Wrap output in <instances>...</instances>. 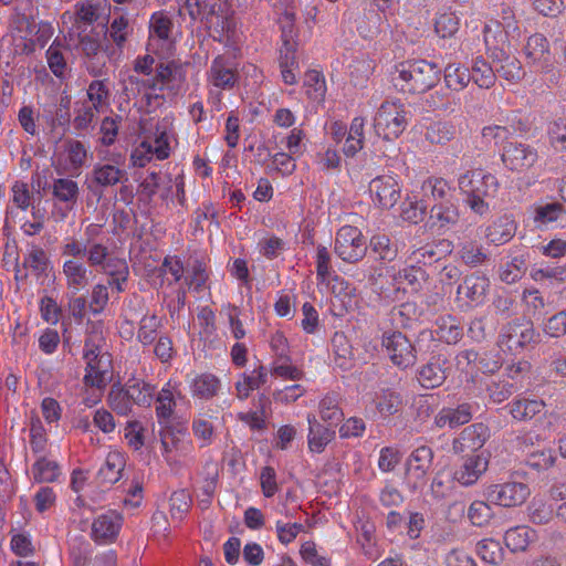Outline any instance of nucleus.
Segmentation results:
<instances>
[{"mask_svg": "<svg viewBox=\"0 0 566 566\" xmlns=\"http://www.w3.org/2000/svg\"><path fill=\"white\" fill-rule=\"evenodd\" d=\"M513 33L506 32L500 23L488 22L483 28V39L489 57L502 56V52L509 50V36Z\"/></svg>", "mask_w": 566, "mask_h": 566, "instance_id": "nucleus-26", "label": "nucleus"}, {"mask_svg": "<svg viewBox=\"0 0 566 566\" xmlns=\"http://www.w3.org/2000/svg\"><path fill=\"white\" fill-rule=\"evenodd\" d=\"M470 73L471 81L481 88H490L495 84L496 73L494 64H490L482 56L475 57Z\"/></svg>", "mask_w": 566, "mask_h": 566, "instance_id": "nucleus-40", "label": "nucleus"}, {"mask_svg": "<svg viewBox=\"0 0 566 566\" xmlns=\"http://www.w3.org/2000/svg\"><path fill=\"white\" fill-rule=\"evenodd\" d=\"M172 29V20L164 11L153 13L149 20L148 46L156 45L155 51L169 50L174 43Z\"/></svg>", "mask_w": 566, "mask_h": 566, "instance_id": "nucleus-19", "label": "nucleus"}, {"mask_svg": "<svg viewBox=\"0 0 566 566\" xmlns=\"http://www.w3.org/2000/svg\"><path fill=\"white\" fill-rule=\"evenodd\" d=\"M453 244L448 239L433 240L415 248L408 255V261L418 265H431L452 252Z\"/></svg>", "mask_w": 566, "mask_h": 566, "instance_id": "nucleus-22", "label": "nucleus"}, {"mask_svg": "<svg viewBox=\"0 0 566 566\" xmlns=\"http://www.w3.org/2000/svg\"><path fill=\"white\" fill-rule=\"evenodd\" d=\"M307 421L310 424L308 448L312 452L321 453L333 440L335 431L332 429L333 427H325L317 422L313 415L307 416Z\"/></svg>", "mask_w": 566, "mask_h": 566, "instance_id": "nucleus-34", "label": "nucleus"}, {"mask_svg": "<svg viewBox=\"0 0 566 566\" xmlns=\"http://www.w3.org/2000/svg\"><path fill=\"white\" fill-rule=\"evenodd\" d=\"M63 151L66 157L67 169L78 171L87 159V149L84 144L76 139H67L63 144Z\"/></svg>", "mask_w": 566, "mask_h": 566, "instance_id": "nucleus-47", "label": "nucleus"}, {"mask_svg": "<svg viewBox=\"0 0 566 566\" xmlns=\"http://www.w3.org/2000/svg\"><path fill=\"white\" fill-rule=\"evenodd\" d=\"M86 95L92 103V107L101 113L109 105L111 91L107 85V80H94L90 83Z\"/></svg>", "mask_w": 566, "mask_h": 566, "instance_id": "nucleus-45", "label": "nucleus"}, {"mask_svg": "<svg viewBox=\"0 0 566 566\" xmlns=\"http://www.w3.org/2000/svg\"><path fill=\"white\" fill-rule=\"evenodd\" d=\"M92 546L83 536H75L69 543V556L73 566H86L91 560Z\"/></svg>", "mask_w": 566, "mask_h": 566, "instance_id": "nucleus-54", "label": "nucleus"}, {"mask_svg": "<svg viewBox=\"0 0 566 566\" xmlns=\"http://www.w3.org/2000/svg\"><path fill=\"white\" fill-rule=\"evenodd\" d=\"M122 525V514L115 510H108L94 518L91 537L98 545L112 544L116 541Z\"/></svg>", "mask_w": 566, "mask_h": 566, "instance_id": "nucleus-13", "label": "nucleus"}, {"mask_svg": "<svg viewBox=\"0 0 566 566\" xmlns=\"http://www.w3.org/2000/svg\"><path fill=\"white\" fill-rule=\"evenodd\" d=\"M530 494V486L526 483L516 481L491 484L484 493L488 502L502 507L521 506L526 502Z\"/></svg>", "mask_w": 566, "mask_h": 566, "instance_id": "nucleus-7", "label": "nucleus"}, {"mask_svg": "<svg viewBox=\"0 0 566 566\" xmlns=\"http://www.w3.org/2000/svg\"><path fill=\"white\" fill-rule=\"evenodd\" d=\"M161 325V318L156 314L144 315L139 322L137 339L144 346L151 345L157 338V332Z\"/></svg>", "mask_w": 566, "mask_h": 566, "instance_id": "nucleus-56", "label": "nucleus"}, {"mask_svg": "<svg viewBox=\"0 0 566 566\" xmlns=\"http://www.w3.org/2000/svg\"><path fill=\"white\" fill-rule=\"evenodd\" d=\"M527 63L536 71H549L553 66V56L548 40L539 33L531 35L524 46Z\"/></svg>", "mask_w": 566, "mask_h": 566, "instance_id": "nucleus-18", "label": "nucleus"}, {"mask_svg": "<svg viewBox=\"0 0 566 566\" xmlns=\"http://www.w3.org/2000/svg\"><path fill=\"white\" fill-rule=\"evenodd\" d=\"M51 261L44 249L34 243L30 244L23 259V266L35 276H46Z\"/></svg>", "mask_w": 566, "mask_h": 566, "instance_id": "nucleus-39", "label": "nucleus"}, {"mask_svg": "<svg viewBox=\"0 0 566 566\" xmlns=\"http://www.w3.org/2000/svg\"><path fill=\"white\" fill-rule=\"evenodd\" d=\"M539 333H537L531 322L515 319L502 326L497 344L511 354H520L531 344H538Z\"/></svg>", "mask_w": 566, "mask_h": 566, "instance_id": "nucleus-5", "label": "nucleus"}, {"mask_svg": "<svg viewBox=\"0 0 566 566\" xmlns=\"http://www.w3.org/2000/svg\"><path fill=\"white\" fill-rule=\"evenodd\" d=\"M490 280L481 272L467 274L457 289V301L463 302L467 307H475L484 303Z\"/></svg>", "mask_w": 566, "mask_h": 566, "instance_id": "nucleus-11", "label": "nucleus"}, {"mask_svg": "<svg viewBox=\"0 0 566 566\" xmlns=\"http://www.w3.org/2000/svg\"><path fill=\"white\" fill-rule=\"evenodd\" d=\"M385 23V17L377 10H364L357 21V31L365 39H374L382 32Z\"/></svg>", "mask_w": 566, "mask_h": 566, "instance_id": "nucleus-37", "label": "nucleus"}, {"mask_svg": "<svg viewBox=\"0 0 566 566\" xmlns=\"http://www.w3.org/2000/svg\"><path fill=\"white\" fill-rule=\"evenodd\" d=\"M534 538V531L527 526H515L506 531L504 541L514 553L523 552Z\"/></svg>", "mask_w": 566, "mask_h": 566, "instance_id": "nucleus-46", "label": "nucleus"}, {"mask_svg": "<svg viewBox=\"0 0 566 566\" xmlns=\"http://www.w3.org/2000/svg\"><path fill=\"white\" fill-rule=\"evenodd\" d=\"M381 344L390 360L397 367L405 369L415 365L417 360L416 350L411 342L401 332H385Z\"/></svg>", "mask_w": 566, "mask_h": 566, "instance_id": "nucleus-10", "label": "nucleus"}, {"mask_svg": "<svg viewBox=\"0 0 566 566\" xmlns=\"http://www.w3.org/2000/svg\"><path fill=\"white\" fill-rule=\"evenodd\" d=\"M441 67L427 60H409L396 65L391 75L394 86L410 94H421L440 81Z\"/></svg>", "mask_w": 566, "mask_h": 566, "instance_id": "nucleus-1", "label": "nucleus"}, {"mask_svg": "<svg viewBox=\"0 0 566 566\" xmlns=\"http://www.w3.org/2000/svg\"><path fill=\"white\" fill-rule=\"evenodd\" d=\"M556 457L552 449H542L531 452L526 457V465L538 472L546 471L554 465Z\"/></svg>", "mask_w": 566, "mask_h": 566, "instance_id": "nucleus-64", "label": "nucleus"}, {"mask_svg": "<svg viewBox=\"0 0 566 566\" xmlns=\"http://www.w3.org/2000/svg\"><path fill=\"white\" fill-rule=\"evenodd\" d=\"M62 49L63 43L55 39L45 52L49 69L59 78H63L67 70V63Z\"/></svg>", "mask_w": 566, "mask_h": 566, "instance_id": "nucleus-52", "label": "nucleus"}, {"mask_svg": "<svg viewBox=\"0 0 566 566\" xmlns=\"http://www.w3.org/2000/svg\"><path fill=\"white\" fill-rule=\"evenodd\" d=\"M107 403L108 407L119 416H128L134 406L124 387L120 388L115 386L112 387L108 394Z\"/></svg>", "mask_w": 566, "mask_h": 566, "instance_id": "nucleus-59", "label": "nucleus"}, {"mask_svg": "<svg viewBox=\"0 0 566 566\" xmlns=\"http://www.w3.org/2000/svg\"><path fill=\"white\" fill-rule=\"evenodd\" d=\"M410 116L405 104L385 101L374 117L375 132L386 140H394L405 132Z\"/></svg>", "mask_w": 566, "mask_h": 566, "instance_id": "nucleus-3", "label": "nucleus"}, {"mask_svg": "<svg viewBox=\"0 0 566 566\" xmlns=\"http://www.w3.org/2000/svg\"><path fill=\"white\" fill-rule=\"evenodd\" d=\"M61 273L65 280L66 295H77L88 286L92 271L82 260L65 259Z\"/></svg>", "mask_w": 566, "mask_h": 566, "instance_id": "nucleus-17", "label": "nucleus"}, {"mask_svg": "<svg viewBox=\"0 0 566 566\" xmlns=\"http://www.w3.org/2000/svg\"><path fill=\"white\" fill-rule=\"evenodd\" d=\"M434 452L429 446H420L411 451L405 463V483L409 491L422 490L432 471Z\"/></svg>", "mask_w": 566, "mask_h": 566, "instance_id": "nucleus-4", "label": "nucleus"}, {"mask_svg": "<svg viewBox=\"0 0 566 566\" xmlns=\"http://www.w3.org/2000/svg\"><path fill=\"white\" fill-rule=\"evenodd\" d=\"M489 468V454L485 452L472 453L463 457L461 464L455 469L453 479L462 486L475 484Z\"/></svg>", "mask_w": 566, "mask_h": 566, "instance_id": "nucleus-15", "label": "nucleus"}, {"mask_svg": "<svg viewBox=\"0 0 566 566\" xmlns=\"http://www.w3.org/2000/svg\"><path fill=\"white\" fill-rule=\"evenodd\" d=\"M494 64L496 75L507 82L516 83L524 77V70L520 60L509 53V50L502 52V56L490 57Z\"/></svg>", "mask_w": 566, "mask_h": 566, "instance_id": "nucleus-29", "label": "nucleus"}, {"mask_svg": "<svg viewBox=\"0 0 566 566\" xmlns=\"http://www.w3.org/2000/svg\"><path fill=\"white\" fill-rule=\"evenodd\" d=\"M476 554L485 563L496 565L502 560V547L497 541L484 538L476 544Z\"/></svg>", "mask_w": 566, "mask_h": 566, "instance_id": "nucleus-63", "label": "nucleus"}, {"mask_svg": "<svg viewBox=\"0 0 566 566\" xmlns=\"http://www.w3.org/2000/svg\"><path fill=\"white\" fill-rule=\"evenodd\" d=\"M375 408L381 418L396 415L402 407V398L400 394L386 389L377 394L374 399Z\"/></svg>", "mask_w": 566, "mask_h": 566, "instance_id": "nucleus-43", "label": "nucleus"}, {"mask_svg": "<svg viewBox=\"0 0 566 566\" xmlns=\"http://www.w3.org/2000/svg\"><path fill=\"white\" fill-rule=\"evenodd\" d=\"M490 438V429L482 422H476L465 427L453 440L452 449L454 453L475 452L480 450Z\"/></svg>", "mask_w": 566, "mask_h": 566, "instance_id": "nucleus-20", "label": "nucleus"}, {"mask_svg": "<svg viewBox=\"0 0 566 566\" xmlns=\"http://www.w3.org/2000/svg\"><path fill=\"white\" fill-rule=\"evenodd\" d=\"M527 269L524 254L512 256L510 261L501 266L500 279L502 282L513 284L525 274Z\"/></svg>", "mask_w": 566, "mask_h": 566, "instance_id": "nucleus-55", "label": "nucleus"}, {"mask_svg": "<svg viewBox=\"0 0 566 566\" xmlns=\"http://www.w3.org/2000/svg\"><path fill=\"white\" fill-rule=\"evenodd\" d=\"M174 70V64L161 63L156 67V75L153 78L143 80L136 75H129L125 82L124 93L128 98H130L146 90H161L166 83L172 80Z\"/></svg>", "mask_w": 566, "mask_h": 566, "instance_id": "nucleus-14", "label": "nucleus"}, {"mask_svg": "<svg viewBox=\"0 0 566 566\" xmlns=\"http://www.w3.org/2000/svg\"><path fill=\"white\" fill-rule=\"evenodd\" d=\"M546 403L542 399L516 396L504 406V410L517 422H530L545 412Z\"/></svg>", "mask_w": 566, "mask_h": 566, "instance_id": "nucleus-21", "label": "nucleus"}, {"mask_svg": "<svg viewBox=\"0 0 566 566\" xmlns=\"http://www.w3.org/2000/svg\"><path fill=\"white\" fill-rule=\"evenodd\" d=\"M421 191L424 197L431 198L436 202L451 200L452 197L451 186L441 177H428L421 185Z\"/></svg>", "mask_w": 566, "mask_h": 566, "instance_id": "nucleus-44", "label": "nucleus"}, {"mask_svg": "<svg viewBox=\"0 0 566 566\" xmlns=\"http://www.w3.org/2000/svg\"><path fill=\"white\" fill-rule=\"evenodd\" d=\"M333 360L336 367L346 371L354 366V353L349 339L343 332L332 337Z\"/></svg>", "mask_w": 566, "mask_h": 566, "instance_id": "nucleus-32", "label": "nucleus"}, {"mask_svg": "<svg viewBox=\"0 0 566 566\" xmlns=\"http://www.w3.org/2000/svg\"><path fill=\"white\" fill-rule=\"evenodd\" d=\"M124 468V455L118 451H111L106 455L104 464L98 470V482L104 485H112L116 483L120 479Z\"/></svg>", "mask_w": 566, "mask_h": 566, "instance_id": "nucleus-33", "label": "nucleus"}, {"mask_svg": "<svg viewBox=\"0 0 566 566\" xmlns=\"http://www.w3.org/2000/svg\"><path fill=\"white\" fill-rule=\"evenodd\" d=\"M304 88L307 97L314 102H322L326 94V84L323 74L316 70H310L304 76Z\"/></svg>", "mask_w": 566, "mask_h": 566, "instance_id": "nucleus-51", "label": "nucleus"}, {"mask_svg": "<svg viewBox=\"0 0 566 566\" xmlns=\"http://www.w3.org/2000/svg\"><path fill=\"white\" fill-rule=\"evenodd\" d=\"M296 42H282L280 48L279 65L281 69L282 80L287 85L296 83L295 70L298 69V60L296 57Z\"/></svg>", "mask_w": 566, "mask_h": 566, "instance_id": "nucleus-30", "label": "nucleus"}, {"mask_svg": "<svg viewBox=\"0 0 566 566\" xmlns=\"http://www.w3.org/2000/svg\"><path fill=\"white\" fill-rule=\"evenodd\" d=\"M133 32V27L129 20L124 15L119 14L114 17L107 30L108 36L116 44L117 48L122 49L127 41V38Z\"/></svg>", "mask_w": 566, "mask_h": 566, "instance_id": "nucleus-58", "label": "nucleus"}, {"mask_svg": "<svg viewBox=\"0 0 566 566\" xmlns=\"http://www.w3.org/2000/svg\"><path fill=\"white\" fill-rule=\"evenodd\" d=\"M339 403L340 396L336 392L327 394L319 401V417L328 427H336L344 419V412Z\"/></svg>", "mask_w": 566, "mask_h": 566, "instance_id": "nucleus-36", "label": "nucleus"}, {"mask_svg": "<svg viewBox=\"0 0 566 566\" xmlns=\"http://www.w3.org/2000/svg\"><path fill=\"white\" fill-rule=\"evenodd\" d=\"M391 321L399 327L407 328L418 319L419 312L416 303L406 302L397 307H394L390 312Z\"/></svg>", "mask_w": 566, "mask_h": 566, "instance_id": "nucleus-57", "label": "nucleus"}, {"mask_svg": "<svg viewBox=\"0 0 566 566\" xmlns=\"http://www.w3.org/2000/svg\"><path fill=\"white\" fill-rule=\"evenodd\" d=\"M460 260L470 268H478L490 260L489 252L476 240H468L459 244Z\"/></svg>", "mask_w": 566, "mask_h": 566, "instance_id": "nucleus-35", "label": "nucleus"}, {"mask_svg": "<svg viewBox=\"0 0 566 566\" xmlns=\"http://www.w3.org/2000/svg\"><path fill=\"white\" fill-rule=\"evenodd\" d=\"M460 20L453 12L440 13L436 18L434 31L442 38H452L459 30Z\"/></svg>", "mask_w": 566, "mask_h": 566, "instance_id": "nucleus-62", "label": "nucleus"}, {"mask_svg": "<svg viewBox=\"0 0 566 566\" xmlns=\"http://www.w3.org/2000/svg\"><path fill=\"white\" fill-rule=\"evenodd\" d=\"M400 186L392 176H378L369 182L371 198L382 209L392 208L400 199Z\"/></svg>", "mask_w": 566, "mask_h": 566, "instance_id": "nucleus-16", "label": "nucleus"}, {"mask_svg": "<svg viewBox=\"0 0 566 566\" xmlns=\"http://www.w3.org/2000/svg\"><path fill=\"white\" fill-rule=\"evenodd\" d=\"M459 218L458 206L452 200H443L431 207L428 226L431 230L447 231L458 223Z\"/></svg>", "mask_w": 566, "mask_h": 566, "instance_id": "nucleus-23", "label": "nucleus"}, {"mask_svg": "<svg viewBox=\"0 0 566 566\" xmlns=\"http://www.w3.org/2000/svg\"><path fill=\"white\" fill-rule=\"evenodd\" d=\"M52 193L55 199L72 208L77 201L80 190L74 180L69 178H59L53 182Z\"/></svg>", "mask_w": 566, "mask_h": 566, "instance_id": "nucleus-48", "label": "nucleus"}, {"mask_svg": "<svg viewBox=\"0 0 566 566\" xmlns=\"http://www.w3.org/2000/svg\"><path fill=\"white\" fill-rule=\"evenodd\" d=\"M472 419V407L470 403H461L457 408H442L434 417V424L438 428L449 426L455 428L468 423Z\"/></svg>", "mask_w": 566, "mask_h": 566, "instance_id": "nucleus-31", "label": "nucleus"}, {"mask_svg": "<svg viewBox=\"0 0 566 566\" xmlns=\"http://www.w3.org/2000/svg\"><path fill=\"white\" fill-rule=\"evenodd\" d=\"M537 149L522 142H506L501 159L505 168L515 172H525L538 160Z\"/></svg>", "mask_w": 566, "mask_h": 566, "instance_id": "nucleus-9", "label": "nucleus"}, {"mask_svg": "<svg viewBox=\"0 0 566 566\" xmlns=\"http://www.w3.org/2000/svg\"><path fill=\"white\" fill-rule=\"evenodd\" d=\"M444 81L449 88L461 91L471 81L470 70L460 63H449L444 67Z\"/></svg>", "mask_w": 566, "mask_h": 566, "instance_id": "nucleus-49", "label": "nucleus"}, {"mask_svg": "<svg viewBox=\"0 0 566 566\" xmlns=\"http://www.w3.org/2000/svg\"><path fill=\"white\" fill-rule=\"evenodd\" d=\"M516 233V223L510 216H501L485 228L484 237L490 244L503 245Z\"/></svg>", "mask_w": 566, "mask_h": 566, "instance_id": "nucleus-27", "label": "nucleus"}, {"mask_svg": "<svg viewBox=\"0 0 566 566\" xmlns=\"http://www.w3.org/2000/svg\"><path fill=\"white\" fill-rule=\"evenodd\" d=\"M368 248L375 254L376 260L382 262H392L398 255V245L392 243L386 234L373 235Z\"/></svg>", "mask_w": 566, "mask_h": 566, "instance_id": "nucleus-41", "label": "nucleus"}, {"mask_svg": "<svg viewBox=\"0 0 566 566\" xmlns=\"http://www.w3.org/2000/svg\"><path fill=\"white\" fill-rule=\"evenodd\" d=\"M127 179L125 169L112 164H96L91 172V185L88 188L92 190H94V187L109 188L127 181Z\"/></svg>", "mask_w": 566, "mask_h": 566, "instance_id": "nucleus-25", "label": "nucleus"}, {"mask_svg": "<svg viewBox=\"0 0 566 566\" xmlns=\"http://www.w3.org/2000/svg\"><path fill=\"white\" fill-rule=\"evenodd\" d=\"M191 396L200 400H211L221 389V380L211 373L196 374L189 380Z\"/></svg>", "mask_w": 566, "mask_h": 566, "instance_id": "nucleus-28", "label": "nucleus"}, {"mask_svg": "<svg viewBox=\"0 0 566 566\" xmlns=\"http://www.w3.org/2000/svg\"><path fill=\"white\" fill-rule=\"evenodd\" d=\"M102 323H93L92 332L84 344L83 358L86 363L84 382L86 386L103 388L111 379L112 358L99 347Z\"/></svg>", "mask_w": 566, "mask_h": 566, "instance_id": "nucleus-2", "label": "nucleus"}, {"mask_svg": "<svg viewBox=\"0 0 566 566\" xmlns=\"http://www.w3.org/2000/svg\"><path fill=\"white\" fill-rule=\"evenodd\" d=\"M427 279L428 274L426 270L422 266L411 262L406 268L399 270L398 273L395 275V280L397 282H407V284L413 292L420 291L422 289V284L427 281Z\"/></svg>", "mask_w": 566, "mask_h": 566, "instance_id": "nucleus-50", "label": "nucleus"}, {"mask_svg": "<svg viewBox=\"0 0 566 566\" xmlns=\"http://www.w3.org/2000/svg\"><path fill=\"white\" fill-rule=\"evenodd\" d=\"M364 126L365 120L363 117H355L348 129L343 153L347 157H354L364 147Z\"/></svg>", "mask_w": 566, "mask_h": 566, "instance_id": "nucleus-42", "label": "nucleus"}, {"mask_svg": "<svg viewBox=\"0 0 566 566\" xmlns=\"http://www.w3.org/2000/svg\"><path fill=\"white\" fill-rule=\"evenodd\" d=\"M455 127L448 122H436L426 132L427 139L432 144H446L455 136Z\"/></svg>", "mask_w": 566, "mask_h": 566, "instance_id": "nucleus-60", "label": "nucleus"}, {"mask_svg": "<svg viewBox=\"0 0 566 566\" xmlns=\"http://www.w3.org/2000/svg\"><path fill=\"white\" fill-rule=\"evenodd\" d=\"M448 360L442 355L433 356L417 370V379L421 387L433 389L440 387L447 379Z\"/></svg>", "mask_w": 566, "mask_h": 566, "instance_id": "nucleus-24", "label": "nucleus"}, {"mask_svg": "<svg viewBox=\"0 0 566 566\" xmlns=\"http://www.w3.org/2000/svg\"><path fill=\"white\" fill-rule=\"evenodd\" d=\"M367 250L366 239L357 227L343 226L336 232L334 252L342 261L356 264L365 258Z\"/></svg>", "mask_w": 566, "mask_h": 566, "instance_id": "nucleus-6", "label": "nucleus"}, {"mask_svg": "<svg viewBox=\"0 0 566 566\" xmlns=\"http://www.w3.org/2000/svg\"><path fill=\"white\" fill-rule=\"evenodd\" d=\"M459 188L465 195L494 197L499 190L496 177L482 169L469 170L458 180Z\"/></svg>", "mask_w": 566, "mask_h": 566, "instance_id": "nucleus-12", "label": "nucleus"}, {"mask_svg": "<svg viewBox=\"0 0 566 566\" xmlns=\"http://www.w3.org/2000/svg\"><path fill=\"white\" fill-rule=\"evenodd\" d=\"M31 472L35 483H52L61 475V467L52 459L40 457L32 465Z\"/></svg>", "mask_w": 566, "mask_h": 566, "instance_id": "nucleus-38", "label": "nucleus"}, {"mask_svg": "<svg viewBox=\"0 0 566 566\" xmlns=\"http://www.w3.org/2000/svg\"><path fill=\"white\" fill-rule=\"evenodd\" d=\"M156 415L159 423H168L176 406L174 394L168 388H163L156 399Z\"/></svg>", "mask_w": 566, "mask_h": 566, "instance_id": "nucleus-61", "label": "nucleus"}, {"mask_svg": "<svg viewBox=\"0 0 566 566\" xmlns=\"http://www.w3.org/2000/svg\"><path fill=\"white\" fill-rule=\"evenodd\" d=\"M238 63L229 54L217 55L207 72V81L210 85L221 91L232 90L239 82Z\"/></svg>", "mask_w": 566, "mask_h": 566, "instance_id": "nucleus-8", "label": "nucleus"}, {"mask_svg": "<svg viewBox=\"0 0 566 566\" xmlns=\"http://www.w3.org/2000/svg\"><path fill=\"white\" fill-rule=\"evenodd\" d=\"M133 405L149 407L153 401L154 387L147 382L128 381L125 387Z\"/></svg>", "mask_w": 566, "mask_h": 566, "instance_id": "nucleus-53", "label": "nucleus"}]
</instances>
